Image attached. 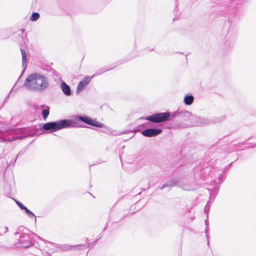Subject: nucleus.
<instances>
[{
    "instance_id": "obj_1",
    "label": "nucleus",
    "mask_w": 256,
    "mask_h": 256,
    "mask_svg": "<svg viewBox=\"0 0 256 256\" xmlns=\"http://www.w3.org/2000/svg\"><path fill=\"white\" fill-rule=\"evenodd\" d=\"M41 130V126L39 128L36 126L12 129L0 128V142H10L23 138L38 136L42 134Z\"/></svg>"
},
{
    "instance_id": "obj_2",
    "label": "nucleus",
    "mask_w": 256,
    "mask_h": 256,
    "mask_svg": "<svg viewBox=\"0 0 256 256\" xmlns=\"http://www.w3.org/2000/svg\"><path fill=\"white\" fill-rule=\"evenodd\" d=\"M172 119L176 118L180 120L184 121L190 119L192 121H194L192 124L196 126H204L216 122H220L226 119L225 116H222L214 118L213 120H208L194 116L190 112L187 110H177L172 112Z\"/></svg>"
},
{
    "instance_id": "obj_3",
    "label": "nucleus",
    "mask_w": 256,
    "mask_h": 256,
    "mask_svg": "<svg viewBox=\"0 0 256 256\" xmlns=\"http://www.w3.org/2000/svg\"><path fill=\"white\" fill-rule=\"evenodd\" d=\"M48 86L49 82L48 78L38 72H34L29 74L24 82V86L28 90L36 92L45 90Z\"/></svg>"
},
{
    "instance_id": "obj_4",
    "label": "nucleus",
    "mask_w": 256,
    "mask_h": 256,
    "mask_svg": "<svg viewBox=\"0 0 256 256\" xmlns=\"http://www.w3.org/2000/svg\"><path fill=\"white\" fill-rule=\"evenodd\" d=\"M77 126L76 122L70 119H62L56 122L45 123L42 126L41 129L48 131V132H52L64 128Z\"/></svg>"
},
{
    "instance_id": "obj_5",
    "label": "nucleus",
    "mask_w": 256,
    "mask_h": 256,
    "mask_svg": "<svg viewBox=\"0 0 256 256\" xmlns=\"http://www.w3.org/2000/svg\"><path fill=\"white\" fill-rule=\"evenodd\" d=\"M28 231V229H26L24 226L18 228V231L14 233L15 235L20 234L18 242L16 244V246L18 248H26L32 245L30 240V234L24 232V230Z\"/></svg>"
},
{
    "instance_id": "obj_6",
    "label": "nucleus",
    "mask_w": 256,
    "mask_h": 256,
    "mask_svg": "<svg viewBox=\"0 0 256 256\" xmlns=\"http://www.w3.org/2000/svg\"><path fill=\"white\" fill-rule=\"evenodd\" d=\"M172 112H169L154 113L146 117H141L140 119L147 120L154 123H161L172 120Z\"/></svg>"
},
{
    "instance_id": "obj_7",
    "label": "nucleus",
    "mask_w": 256,
    "mask_h": 256,
    "mask_svg": "<svg viewBox=\"0 0 256 256\" xmlns=\"http://www.w3.org/2000/svg\"><path fill=\"white\" fill-rule=\"evenodd\" d=\"M74 120H79L93 126L104 128L106 129V132L108 134L112 133L111 128L106 126L104 124L98 122L96 120L92 119L88 116L82 115L76 116H75Z\"/></svg>"
},
{
    "instance_id": "obj_8",
    "label": "nucleus",
    "mask_w": 256,
    "mask_h": 256,
    "mask_svg": "<svg viewBox=\"0 0 256 256\" xmlns=\"http://www.w3.org/2000/svg\"><path fill=\"white\" fill-rule=\"evenodd\" d=\"M162 132V130L158 128H150L142 130L141 134L146 137H153Z\"/></svg>"
},
{
    "instance_id": "obj_9",
    "label": "nucleus",
    "mask_w": 256,
    "mask_h": 256,
    "mask_svg": "<svg viewBox=\"0 0 256 256\" xmlns=\"http://www.w3.org/2000/svg\"><path fill=\"white\" fill-rule=\"evenodd\" d=\"M224 2V4L223 5L226 6L225 10L226 14L228 16L233 14L236 12V2L234 1Z\"/></svg>"
},
{
    "instance_id": "obj_10",
    "label": "nucleus",
    "mask_w": 256,
    "mask_h": 256,
    "mask_svg": "<svg viewBox=\"0 0 256 256\" xmlns=\"http://www.w3.org/2000/svg\"><path fill=\"white\" fill-rule=\"evenodd\" d=\"M138 164L140 167L144 166H150L152 164V158L148 155L140 157L138 159Z\"/></svg>"
},
{
    "instance_id": "obj_11",
    "label": "nucleus",
    "mask_w": 256,
    "mask_h": 256,
    "mask_svg": "<svg viewBox=\"0 0 256 256\" xmlns=\"http://www.w3.org/2000/svg\"><path fill=\"white\" fill-rule=\"evenodd\" d=\"M20 46L22 56V68H23V70L22 74L27 67V54L26 50L22 48V44H20Z\"/></svg>"
},
{
    "instance_id": "obj_12",
    "label": "nucleus",
    "mask_w": 256,
    "mask_h": 256,
    "mask_svg": "<svg viewBox=\"0 0 256 256\" xmlns=\"http://www.w3.org/2000/svg\"><path fill=\"white\" fill-rule=\"evenodd\" d=\"M60 88L65 96H70L72 94L70 86L64 81L60 84Z\"/></svg>"
},
{
    "instance_id": "obj_13",
    "label": "nucleus",
    "mask_w": 256,
    "mask_h": 256,
    "mask_svg": "<svg viewBox=\"0 0 256 256\" xmlns=\"http://www.w3.org/2000/svg\"><path fill=\"white\" fill-rule=\"evenodd\" d=\"M24 30L20 29L18 30L14 34V36L17 38L16 41L20 42V44H22L21 42H23L24 43Z\"/></svg>"
},
{
    "instance_id": "obj_14",
    "label": "nucleus",
    "mask_w": 256,
    "mask_h": 256,
    "mask_svg": "<svg viewBox=\"0 0 256 256\" xmlns=\"http://www.w3.org/2000/svg\"><path fill=\"white\" fill-rule=\"evenodd\" d=\"M114 67V66H104V67L98 69L96 71V72L92 76V77L99 76L107 71H108V70L112 69Z\"/></svg>"
},
{
    "instance_id": "obj_15",
    "label": "nucleus",
    "mask_w": 256,
    "mask_h": 256,
    "mask_svg": "<svg viewBox=\"0 0 256 256\" xmlns=\"http://www.w3.org/2000/svg\"><path fill=\"white\" fill-rule=\"evenodd\" d=\"M178 186V181L176 179H172L168 182L164 184L160 188V190H162L166 188H172V186Z\"/></svg>"
},
{
    "instance_id": "obj_16",
    "label": "nucleus",
    "mask_w": 256,
    "mask_h": 256,
    "mask_svg": "<svg viewBox=\"0 0 256 256\" xmlns=\"http://www.w3.org/2000/svg\"><path fill=\"white\" fill-rule=\"evenodd\" d=\"M194 100V97L192 94L186 96L184 98V102L186 105L190 106Z\"/></svg>"
},
{
    "instance_id": "obj_17",
    "label": "nucleus",
    "mask_w": 256,
    "mask_h": 256,
    "mask_svg": "<svg viewBox=\"0 0 256 256\" xmlns=\"http://www.w3.org/2000/svg\"><path fill=\"white\" fill-rule=\"evenodd\" d=\"M87 85L88 84L84 82L82 80L80 81L77 86L76 93L83 90Z\"/></svg>"
},
{
    "instance_id": "obj_18",
    "label": "nucleus",
    "mask_w": 256,
    "mask_h": 256,
    "mask_svg": "<svg viewBox=\"0 0 256 256\" xmlns=\"http://www.w3.org/2000/svg\"><path fill=\"white\" fill-rule=\"evenodd\" d=\"M50 114V108L48 106H46L45 108H43L42 110V118L44 120H46L48 116Z\"/></svg>"
},
{
    "instance_id": "obj_19",
    "label": "nucleus",
    "mask_w": 256,
    "mask_h": 256,
    "mask_svg": "<svg viewBox=\"0 0 256 256\" xmlns=\"http://www.w3.org/2000/svg\"><path fill=\"white\" fill-rule=\"evenodd\" d=\"M25 212L30 218H34L35 221H36V218L35 214L32 212H31L29 209L26 210V211Z\"/></svg>"
},
{
    "instance_id": "obj_20",
    "label": "nucleus",
    "mask_w": 256,
    "mask_h": 256,
    "mask_svg": "<svg viewBox=\"0 0 256 256\" xmlns=\"http://www.w3.org/2000/svg\"><path fill=\"white\" fill-rule=\"evenodd\" d=\"M39 18L40 14L38 12H32V14L31 15L30 20L32 21H36Z\"/></svg>"
},
{
    "instance_id": "obj_21",
    "label": "nucleus",
    "mask_w": 256,
    "mask_h": 256,
    "mask_svg": "<svg viewBox=\"0 0 256 256\" xmlns=\"http://www.w3.org/2000/svg\"><path fill=\"white\" fill-rule=\"evenodd\" d=\"M234 46V42L231 41H228L225 42L224 46L225 48L230 49Z\"/></svg>"
},
{
    "instance_id": "obj_22",
    "label": "nucleus",
    "mask_w": 256,
    "mask_h": 256,
    "mask_svg": "<svg viewBox=\"0 0 256 256\" xmlns=\"http://www.w3.org/2000/svg\"><path fill=\"white\" fill-rule=\"evenodd\" d=\"M15 202L16 203V204H17V206L22 210H24L25 212L26 211V210H28V208L26 206H24L21 202H20V201L18 200H15Z\"/></svg>"
},
{
    "instance_id": "obj_23",
    "label": "nucleus",
    "mask_w": 256,
    "mask_h": 256,
    "mask_svg": "<svg viewBox=\"0 0 256 256\" xmlns=\"http://www.w3.org/2000/svg\"><path fill=\"white\" fill-rule=\"evenodd\" d=\"M58 248H60L62 250L64 251L68 250H70L72 248V246L64 244V245H60L57 247Z\"/></svg>"
},
{
    "instance_id": "obj_24",
    "label": "nucleus",
    "mask_w": 256,
    "mask_h": 256,
    "mask_svg": "<svg viewBox=\"0 0 256 256\" xmlns=\"http://www.w3.org/2000/svg\"><path fill=\"white\" fill-rule=\"evenodd\" d=\"M143 126H144L143 124L140 125V126H138L137 128H136L134 129L133 130H126V131H124L123 132H122L121 133V134H126L127 132H134L138 131L139 130L138 127Z\"/></svg>"
},
{
    "instance_id": "obj_25",
    "label": "nucleus",
    "mask_w": 256,
    "mask_h": 256,
    "mask_svg": "<svg viewBox=\"0 0 256 256\" xmlns=\"http://www.w3.org/2000/svg\"><path fill=\"white\" fill-rule=\"evenodd\" d=\"M85 246V244H78L72 246V248H74V250H82L84 248Z\"/></svg>"
},
{
    "instance_id": "obj_26",
    "label": "nucleus",
    "mask_w": 256,
    "mask_h": 256,
    "mask_svg": "<svg viewBox=\"0 0 256 256\" xmlns=\"http://www.w3.org/2000/svg\"><path fill=\"white\" fill-rule=\"evenodd\" d=\"M225 179L224 172L223 171L219 176L218 180L220 182H223Z\"/></svg>"
},
{
    "instance_id": "obj_27",
    "label": "nucleus",
    "mask_w": 256,
    "mask_h": 256,
    "mask_svg": "<svg viewBox=\"0 0 256 256\" xmlns=\"http://www.w3.org/2000/svg\"><path fill=\"white\" fill-rule=\"evenodd\" d=\"M206 216H207V218L205 220V224L206 225V236L207 238L208 239V234H207L208 230V213L206 214Z\"/></svg>"
},
{
    "instance_id": "obj_28",
    "label": "nucleus",
    "mask_w": 256,
    "mask_h": 256,
    "mask_svg": "<svg viewBox=\"0 0 256 256\" xmlns=\"http://www.w3.org/2000/svg\"><path fill=\"white\" fill-rule=\"evenodd\" d=\"M91 78L88 76L84 78V79L82 80V81L85 82L86 84H88L90 82Z\"/></svg>"
},
{
    "instance_id": "obj_29",
    "label": "nucleus",
    "mask_w": 256,
    "mask_h": 256,
    "mask_svg": "<svg viewBox=\"0 0 256 256\" xmlns=\"http://www.w3.org/2000/svg\"><path fill=\"white\" fill-rule=\"evenodd\" d=\"M50 72L53 74L58 76V73L56 72V70L53 68H51Z\"/></svg>"
},
{
    "instance_id": "obj_30",
    "label": "nucleus",
    "mask_w": 256,
    "mask_h": 256,
    "mask_svg": "<svg viewBox=\"0 0 256 256\" xmlns=\"http://www.w3.org/2000/svg\"><path fill=\"white\" fill-rule=\"evenodd\" d=\"M232 162H231L230 164L228 166H226L224 168V170H223V171H224V172H225L226 171V170H228L230 168V166L232 165Z\"/></svg>"
},
{
    "instance_id": "obj_31",
    "label": "nucleus",
    "mask_w": 256,
    "mask_h": 256,
    "mask_svg": "<svg viewBox=\"0 0 256 256\" xmlns=\"http://www.w3.org/2000/svg\"><path fill=\"white\" fill-rule=\"evenodd\" d=\"M40 240H42V242H44V244H46V242H48V244H50L52 245H54V243H52V242H50L45 240H43L42 238H40Z\"/></svg>"
},
{
    "instance_id": "obj_32",
    "label": "nucleus",
    "mask_w": 256,
    "mask_h": 256,
    "mask_svg": "<svg viewBox=\"0 0 256 256\" xmlns=\"http://www.w3.org/2000/svg\"><path fill=\"white\" fill-rule=\"evenodd\" d=\"M96 244V241L92 243H90L88 244V246L90 248L92 247H93Z\"/></svg>"
},
{
    "instance_id": "obj_33",
    "label": "nucleus",
    "mask_w": 256,
    "mask_h": 256,
    "mask_svg": "<svg viewBox=\"0 0 256 256\" xmlns=\"http://www.w3.org/2000/svg\"><path fill=\"white\" fill-rule=\"evenodd\" d=\"M4 228L5 230H4V231L2 232L3 234H5L6 232H8V228L7 226H5Z\"/></svg>"
},
{
    "instance_id": "obj_34",
    "label": "nucleus",
    "mask_w": 256,
    "mask_h": 256,
    "mask_svg": "<svg viewBox=\"0 0 256 256\" xmlns=\"http://www.w3.org/2000/svg\"><path fill=\"white\" fill-rule=\"evenodd\" d=\"M5 30H0V34L2 35L6 33Z\"/></svg>"
},
{
    "instance_id": "obj_35",
    "label": "nucleus",
    "mask_w": 256,
    "mask_h": 256,
    "mask_svg": "<svg viewBox=\"0 0 256 256\" xmlns=\"http://www.w3.org/2000/svg\"><path fill=\"white\" fill-rule=\"evenodd\" d=\"M10 92H9V94H8V96H6V99H5V100H4V102H6V98H8V97H9V96H10Z\"/></svg>"
},
{
    "instance_id": "obj_36",
    "label": "nucleus",
    "mask_w": 256,
    "mask_h": 256,
    "mask_svg": "<svg viewBox=\"0 0 256 256\" xmlns=\"http://www.w3.org/2000/svg\"><path fill=\"white\" fill-rule=\"evenodd\" d=\"M20 154V152L18 153V154L16 158L14 159V163L16 162V159H17V157Z\"/></svg>"
},
{
    "instance_id": "obj_37",
    "label": "nucleus",
    "mask_w": 256,
    "mask_h": 256,
    "mask_svg": "<svg viewBox=\"0 0 256 256\" xmlns=\"http://www.w3.org/2000/svg\"><path fill=\"white\" fill-rule=\"evenodd\" d=\"M106 228H107V226H106L104 227V228L103 230V231H105L106 230Z\"/></svg>"
},
{
    "instance_id": "obj_38",
    "label": "nucleus",
    "mask_w": 256,
    "mask_h": 256,
    "mask_svg": "<svg viewBox=\"0 0 256 256\" xmlns=\"http://www.w3.org/2000/svg\"><path fill=\"white\" fill-rule=\"evenodd\" d=\"M0 247L4 249L6 248V247L4 246H1Z\"/></svg>"
},
{
    "instance_id": "obj_39",
    "label": "nucleus",
    "mask_w": 256,
    "mask_h": 256,
    "mask_svg": "<svg viewBox=\"0 0 256 256\" xmlns=\"http://www.w3.org/2000/svg\"><path fill=\"white\" fill-rule=\"evenodd\" d=\"M1 39H4L5 38V37H4V36H2L0 38Z\"/></svg>"
},
{
    "instance_id": "obj_40",
    "label": "nucleus",
    "mask_w": 256,
    "mask_h": 256,
    "mask_svg": "<svg viewBox=\"0 0 256 256\" xmlns=\"http://www.w3.org/2000/svg\"><path fill=\"white\" fill-rule=\"evenodd\" d=\"M2 234H3L2 232L0 231V236H2Z\"/></svg>"
},
{
    "instance_id": "obj_41",
    "label": "nucleus",
    "mask_w": 256,
    "mask_h": 256,
    "mask_svg": "<svg viewBox=\"0 0 256 256\" xmlns=\"http://www.w3.org/2000/svg\"><path fill=\"white\" fill-rule=\"evenodd\" d=\"M148 189L150 188V183H148Z\"/></svg>"
},
{
    "instance_id": "obj_42",
    "label": "nucleus",
    "mask_w": 256,
    "mask_h": 256,
    "mask_svg": "<svg viewBox=\"0 0 256 256\" xmlns=\"http://www.w3.org/2000/svg\"><path fill=\"white\" fill-rule=\"evenodd\" d=\"M44 106H44V105H42V106H41V107H42V108H44Z\"/></svg>"
},
{
    "instance_id": "obj_43",
    "label": "nucleus",
    "mask_w": 256,
    "mask_h": 256,
    "mask_svg": "<svg viewBox=\"0 0 256 256\" xmlns=\"http://www.w3.org/2000/svg\"><path fill=\"white\" fill-rule=\"evenodd\" d=\"M204 212H206V208H204Z\"/></svg>"
},
{
    "instance_id": "obj_44",
    "label": "nucleus",
    "mask_w": 256,
    "mask_h": 256,
    "mask_svg": "<svg viewBox=\"0 0 256 256\" xmlns=\"http://www.w3.org/2000/svg\"><path fill=\"white\" fill-rule=\"evenodd\" d=\"M193 218H194V217L192 218V220H193Z\"/></svg>"
},
{
    "instance_id": "obj_45",
    "label": "nucleus",
    "mask_w": 256,
    "mask_h": 256,
    "mask_svg": "<svg viewBox=\"0 0 256 256\" xmlns=\"http://www.w3.org/2000/svg\"><path fill=\"white\" fill-rule=\"evenodd\" d=\"M193 218H194V217L192 218V220H193Z\"/></svg>"
},
{
    "instance_id": "obj_46",
    "label": "nucleus",
    "mask_w": 256,
    "mask_h": 256,
    "mask_svg": "<svg viewBox=\"0 0 256 256\" xmlns=\"http://www.w3.org/2000/svg\"><path fill=\"white\" fill-rule=\"evenodd\" d=\"M193 218H194V217L192 218V220H193Z\"/></svg>"
},
{
    "instance_id": "obj_47",
    "label": "nucleus",
    "mask_w": 256,
    "mask_h": 256,
    "mask_svg": "<svg viewBox=\"0 0 256 256\" xmlns=\"http://www.w3.org/2000/svg\"><path fill=\"white\" fill-rule=\"evenodd\" d=\"M98 240H99V238H98L97 240H96V241H98Z\"/></svg>"
},
{
    "instance_id": "obj_48",
    "label": "nucleus",
    "mask_w": 256,
    "mask_h": 256,
    "mask_svg": "<svg viewBox=\"0 0 256 256\" xmlns=\"http://www.w3.org/2000/svg\"><path fill=\"white\" fill-rule=\"evenodd\" d=\"M98 240H99V238H98L97 240H96V241H98Z\"/></svg>"
},
{
    "instance_id": "obj_49",
    "label": "nucleus",
    "mask_w": 256,
    "mask_h": 256,
    "mask_svg": "<svg viewBox=\"0 0 256 256\" xmlns=\"http://www.w3.org/2000/svg\"><path fill=\"white\" fill-rule=\"evenodd\" d=\"M98 240H99V238H98L97 240H96V241H98Z\"/></svg>"
}]
</instances>
